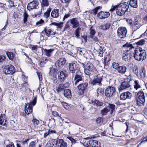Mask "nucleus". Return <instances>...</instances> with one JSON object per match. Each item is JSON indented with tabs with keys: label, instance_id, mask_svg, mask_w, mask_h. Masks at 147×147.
Instances as JSON below:
<instances>
[{
	"label": "nucleus",
	"instance_id": "obj_1",
	"mask_svg": "<svg viewBox=\"0 0 147 147\" xmlns=\"http://www.w3.org/2000/svg\"><path fill=\"white\" fill-rule=\"evenodd\" d=\"M58 73V70L53 68H50L49 74L53 76V83L55 84L59 83V81L62 82L64 81L66 78L67 77L68 73L65 70H63L61 71L58 75V79H57V74Z\"/></svg>",
	"mask_w": 147,
	"mask_h": 147
},
{
	"label": "nucleus",
	"instance_id": "obj_2",
	"mask_svg": "<svg viewBox=\"0 0 147 147\" xmlns=\"http://www.w3.org/2000/svg\"><path fill=\"white\" fill-rule=\"evenodd\" d=\"M82 64L84 69V72L86 74L89 75L94 74L95 69L92 64L89 61Z\"/></svg>",
	"mask_w": 147,
	"mask_h": 147
},
{
	"label": "nucleus",
	"instance_id": "obj_3",
	"mask_svg": "<svg viewBox=\"0 0 147 147\" xmlns=\"http://www.w3.org/2000/svg\"><path fill=\"white\" fill-rule=\"evenodd\" d=\"M145 101V96L142 91L139 92L137 95L136 104L138 105L141 106L144 105Z\"/></svg>",
	"mask_w": 147,
	"mask_h": 147
},
{
	"label": "nucleus",
	"instance_id": "obj_4",
	"mask_svg": "<svg viewBox=\"0 0 147 147\" xmlns=\"http://www.w3.org/2000/svg\"><path fill=\"white\" fill-rule=\"evenodd\" d=\"M68 68L70 73L73 74L72 77H74L75 73H76L78 69V64L76 61H74L69 63L68 64Z\"/></svg>",
	"mask_w": 147,
	"mask_h": 147
},
{
	"label": "nucleus",
	"instance_id": "obj_5",
	"mask_svg": "<svg viewBox=\"0 0 147 147\" xmlns=\"http://www.w3.org/2000/svg\"><path fill=\"white\" fill-rule=\"evenodd\" d=\"M134 56L137 60H143L146 58V54L145 52H142V51H138V50H135L134 53Z\"/></svg>",
	"mask_w": 147,
	"mask_h": 147
},
{
	"label": "nucleus",
	"instance_id": "obj_6",
	"mask_svg": "<svg viewBox=\"0 0 147 147\" xmlns=\"http://www.w3.org/2000/svg\"><path fill=\"white\" fill-rule=\"evenodd\" d=\"M117 32L118 36L120 38H122L126 37L127 30L125 27H120L118 29Z\"/></svg>",
	"mask_w": 147,
	"mask_h": 147
},
{
	"label": "nucleus",
	"instance_id": "obj_7",
	"mask_svg": "<svg viewBox=\"0 0 147 147\" xmlns=\"http://www.w3.org/2000/svg\"><path fill=\"white\" fill-rule=\"evenodd\" d=\"M3 71L6 74H12L15 72V69L13 66L10 65L4 68Z\"/></svg>",
	"mask_w": 147,
	"mask_h": 147
},
{
	"label": "nucleus",
	"instance_id": "obj_8",
	"mask_svg": "<svg viewBox=\"0 0 147 147\" xmlns=\"http://www.w3.org/2000/svg\"><path fill=\"white\" fill-rule=\"evenodd\" d=\"M88 84V83H85L80 84L78 88L80 91L79 93L80 95H83L87 88Z\"/></svg>",
	"mask_w": 147,
	"mask_h": 147
},
{
	"label": "nucleus",
	"instance_id": "obj_9",
	"mask_svg": "<svg viewBox=\"0 0 147 147\" xmlns=\"http://www.w3.org/2000/svg\"><path fill=\"white\" fill-rule=\"evenodd\" d=\"M115 90V88L109 86L105 90V95L107 97L111 96L113 95Z\"/></svg>",
	"mask_w": 147,
	"mask_h": 147
},
{
	"label": "nucleus",
	"instance_id": "obj_10",
	"mask_svg": "<svg viewBox=\"0 0 147 147\" xmlns=\"http://www.w3.org/2000/svg\"><path fill=\"white\" fill-rule=\"evenodd\" d=\"M132 96L131 94L127 91L122 93L120 96V99L121 100H125L127 99L131 98Z\"/></svg>",
	"mask_w": 147,
	"mask_h": 147
},
{
	"label": "nucleus",
	"instance_id": "obj_11",
	"mask_svg": "<svg viewBox=\"0 0 147 147\" xmlns=\"http://www.w3.org/2000/svg\"><path fill=\"white\" fill-rule=\"evenodd\" d=\"M110 15V13L108 12L101 11L98 13L97 16L98 19L102 20L108 18Z\"/></svg>",
	"mask_w": 147,
	"mask_h": 147
},
{
	"label": "nucleus",
	"instance_id": "obj_12",
	"mask_svg": "<svg viewBox=\"0 0 147 147\" xmlns=\"http://www.w3.org/2000/svg\"><path fill=\"white\" fill-rule=\"evenodd\" d=\"M102 76H97L93 80L91 84L93 85H98L100 86L101 84V82L102 80Z\"/></svg>",
	"mask_w": 147,
	"mask_h": 147
},
{
	"label": "nucleus",
	"instance_id": "obj_13",
	"mask_svg": "<svg viewBox=\"0 0 147 147\" xmlns=\"http://www.w3.org/2000/svg\"><path fill=\"white\" fill-rule=\"evenodd\" d=\"M38 5V3L36 1H33L29 3L27 5V8L29 11L35 9Z\"/></svg>",
	"mask_w": 147,
	"mask_h": 147
},
{
	"label": "nucleus",
	"instance_id": "obj_14",
	"mask_svg": "<svg viewBox=\"0 0 147 147\" xmlns=\"http://www.w3.org/2000/svg\"><path fill=\"white\" fill-rule=\"evenodd\" d=\"M56 145L59 147H67V143L62 139L57 138L55 141Z\"/></svg>",
	"mask_w": 147,
	"mask_h": 147
},
{
	"label": "nucleus",
	"instance_id": "obj_15",
	"mask_svg": "<svg viewBox=\"0 0 147 147\" xmlns=\"http://www.w3.org/2000/svg\"><path fill=\"white\" fill-rule=\"evenodd\" d=\"M66 60L64 58H61L58 60L55 63V65L57 67H63L66 62Z\"/></svg>",
	"mask_w": 147,
	"mask_h": 147
},
{
	"label": "nucleus",
	"instance_id": "obj_16",
	"mask_svg": "<svg viewBox=\"0 0 147 147\" xmlns=\"http://www.w3.org/2000/svg\"><path fill=\"white\" fill-rule=\"evenodd\" d=\"M52 29L49 28L48 29H46V28H45L44 30L43 31L42 33H41V35L42 36V37H43V35L44 33V32H45L46 35L48 36L49 37L50 35L51 34L52 35H54L55 34V32H52Z\"/></svg>",
	"mask_w": 147,
	"mask_h": 147
},
{
	"label": "nucleus",
	"instance_id": "obj_17",
	"mask_svg": "<svg viewBox=\"0 0 147 147\" xmlns=\"http://www.w3.org/2000/svg\"><path fill=\"white\" fill-rule=\"evenodd\" d=\"M68 22H70L71 24L72 25V27L74 28H76L79 26V22L77 18H72L69 20Z\"/></svg>",
	"mask_w": 147,
	"mask_h": 147
},
{
	"label": "nucleus",
	"instance_id": "obj_18",
	"mask_svg": "<svg viewBox=\"0 0 147 147\" xmlns=\"http://www.w3.org/2000/svg\"><path fill=\"white\" fill-rule=\"evenodd\" d=\"M25 111L27 115H29L32 113V108L31 107L30 103H27L25 107Z\"/></svg>",
	"mask_w": 147,
	"mask_h": 147
},
{
	"label": "nucleus",
	"instance_id": "obj_19",
	"mask_svg": "<svg viewBox=\"0 0 147 147\" xmlns=\"http://www.w3.org/2000/svg\"><path fill=\"white\" fill-rule=\"evenodd\" d=\"M117 5L121 8L125 12L127 11L129 7L128 3L126 2L121 3L120 4Z\"/></svg>",
	"mask_w": 147,
	"mask_h": 147
},
{
	"label": "nucleus",
	"instance_id": "obj_20",
	"mask_svg": "<svg viewBox=\"0 0 147 147\" xmlns=\"http://www.w3.org/2000/svg\"><path fill=\"white\" fill-rule=\"evenodd\" d=\"M130 87L129 83L127 82H122L119 88V90H121L126 89Z\"/></svg>",
	"mask_w": 147,
	"mask_h": 147
},
{
	"label": "nucleus",
	"instance_id": "obj_21",
	"mask_svg": "<svg viewBox=\"0 0 147 147\" xmlns=\"http://www.w3.org/2000/svg\"><path fill=\"white\" fill-rule=\"evenodd\" d=\"M131 57L130 54L128 53L127 52H125L122 53V58L123 60L126 61H129Z\"/></svg>",
	"mask_w": 147,
	"mask_h": 147
},
{
	"label": "nucleus",
	"instance_id": "obj_22",
	"mask_svg": "<svg viewBox=\"0 0 147 147\" xmlns=\"http://www.w3.org/2000/svg\"><path fill=\"white\" fill-rule=\"evenodd\" d=\"M43 50L45 55L48 57H50L52 55L54 49H44Z\"/></svg>",
	"mask_w": 147,
	"mask_h": 147
},
{
	"label": "nucleus",
	"instance_id": "obj_23",
	"mask_svg": "<svg viewBox=\"0 0 147 147\" xmlns=\"http://www.w3.org/2000/svg\"><path fill=\"white\" fill-rule=\"evenodd\" d=\"M127 70V67L125 65L119 66L117 70L118 72L121 74H124L125 73Z\"/></svg>",
	"mask_w": 147,
	"mask_h": 147
},
{
	"label": "nucleus",
	"instance_id": "obj_24",
	"mask_svg": "<svg viewBox=\"0 0 147 147\" xmlns=\"http://www.w3.org/2000/svg\"><path fill=\"white\" fill-rule=\"evenodd\" d=\"M82 76L78 74H76L75 75L74 78V80L75 81L74 84L76 86L77 84L80 81H82Z\"/></svg>",
	"mask_w": 147,
	"mask_h": 147
},
{
	"label": "nucleus",
	"instance_id": "obj_25",
	"mask_svg": "<svg viewBox=\"0 0 147 147\" xmlns=\"http://www.w3.org/2000/svg\"><path fill=\"white\" fill-rule=\"evenodd\" d=\"M59 10L57 9H55L52 11L51 13V16L55 18H57L59 16Z\"/></svg>",
	"mask_w": 147,
	"mask_h": 147
},
{
	"label": "nucleus",
	"instance_id": "obj_26",
	"mask_svg": "<svg viewBox=\"0 0 147 147\" xmlns=\"http://www.w3.org/2000/svg\"><path fill=\"white\" fill-rule=\"evenodd\" d=\"M125 12L121 8L117 5L116 10V13L117 15L119 16L123 15Z\"/></svg>",
	"mask_w": 147,
	"mask_h": 147
},
{
	"label": "nucleus",
	"instance_id": "obj_27",
	"mask_svg": "<svg viewBox=\"0 0 147 147\" xmlns=\"http://www.w3.org/2000/svg\"><path fill=\"white\" fill-rule=\"evenodd\" d=\"M6 123V117L5 115L1 114L0 116V124L5 125Z\"/></svg>",
	"mask_w": 147,
	"mask_h": 147
},
{
	"label": "nucleus",
	"instance_id": "obj_28",
	"mask_svg": "<svg viewBox=\"0 0 147 147\" xmlns=\"http://www.w3.org/2000/svg\"><path fill=\"white\" fill-rule=\"evenodd\" d=\"M64 94L65 96L67 98H69L71 96V90L69 89H67L64 90Z\"/></svg>",
	"mask_w": 147,
	"mask_h": 147
},
{
	"label": "nucleus",
	"instance_id": "obj_29",
	"mask_svg": "<svg viewBox=\"0 0 147 147\" xmlns=\"http://www.w3.org/2000/svg\"><path fill=\"white\" fill-rule=\"evenodd\" d=\"M129 5L133 7L137 8L138 7L137 0H130Z\"/></svg>",
	"mask_w": 147,
	"mask_h": 147
},
{
	"label": "nucleus",
	"instance_id": "obj_30",
	"mask_svg": "<svg viewBox=\"0 0 147 147\" xmlns=\"http://www.w3.org/2000/svg\"><path fill=\"white\" fill-rule=\"evenodd\" d=\"M109 111H110L111 114H112L114 111L115 108V106L113 104H109L108 106L107 107Z\"/></svg>",
	"mask_w": 147,
	"mask_h": 147
},
{
	"label": "nucleus",
	"instance_id": "obj_31",
	"mask_svg": "<svg viewBox=\"0 0 147 147\" xmlns=\"http://www.w3.org/2000/svg\"><path fill=\"white\" fill-rule=\"evenodd\" d=\"M92 102L93 105L98 107L102 106L103 105V103L99 101L96 100H92Z\"/></svg>",
	"mask_w": 147,
	"mask_h": 147
},
{
	"label": "nucleus",
	"instance_id": "obj_32",
	"mask_svg": "<svg viewBox=\"0 0 147 147\" xmlns=\"http://www.w3.org/2000/svg\"><path fill=\"white\" fill-rule=\"evenodd\" d=\"M93 142L92 140H90L86 142H85L84 144V145L85 147H94L92 145Z\"/></svg>",
	"mask_w": 147,
	"mask_h": 147
},
{
	"label": "nucleus",
	"instance_id": "obj_33",
	"mask_svg": "<svg viewBox=\"0 0 147 147\" xmlns=\"http://www.w3.org/2000/svg\"><path fill=\"white\" fill-rule=\"evenodd\" d=\"M111 25L109 23L106 24L105 25H101L100 26V28L104 30H106L108 29L110 27Z\"/></svg>",
	"mask_w": 147,
	"mask_h": 147
},
{
	"label": "nucleus",
	"instance_id": "obj_34",
	"mask_svg": "<svg viewBox=\"0 0 147 147\" xmlns=\"http://www.w3.org/2000/svg\"><path fill=\"white\" fill-rule=\"evenodd\" d=\"M134 88L136 90L141 88V87L138 81L136 80L134 81Z\"/></svg>",
	"mask_w": 147,
	"mask_h": 147
},
{
	"label": "nucleus",
	"instance_id": "obj_35",
	"mask_svg": "<svg viewBox=\"0 0 147 147\" xmlns=\"http://www.w3.org/2000/svg\"><path fill=\"white\" fill-rule=\"evenodd\" d=\"M6 54L10 59L12 60L13 59L14 56L13 53L10 52H7L6 53Z\"/></svg>",
	"mask_w": 147,
	"mask_h": 147
},
{
	"label": "nucleus",
	"instance_id": "obj_36",
	"mask_svg": "<svg viewBox=\"0 0 147 147\" xmlns=\"http://www.w3.org/2000/svg\"><path fill=\"white\" fill-rule=\"evenodd\" d=\"M53 25L56 26L57 28H61L63 26V22H60L59 23L54 22L52 24Z\"/></svg>",
	"mask_w": 147,
	"mask_h": 147
},
{
	"label": "nucleus",
	"instance_id": "obj_37",
	"mask_svg": "<svg viewBox=\"0 0 147 147\" xmlns=\"http://www.w3.org/2000/svg\"><path fill=\"white\" fill-rule=\"evenodd\" d=\"M42 7L48 6L49 5V2L48 0H42L41 2Z\"/></svg>",
	"mask_w": 147,
	"mask_h": 147
},
{
	"label": "nucleus",
	"instance_id": "obj_38",
	"mask_svg": "<svg viewBox=\"0 0 147 147\" xmlns=\"http://www.w3.org/2000/svg\"><path fill=\"white\" fill-rule=\"evenodd\" d=\"M109 111L108 109L106 107L101 110L100 114L103 116L105 115Z\"/></svg>",
	"mask_w": 147,
	"mask_h": 147
},
{
	"label": "nucleus",
	"instance_id": "obj_39",
	"mask_svg": "<svg viewBox=\"0 0 147 147\" xmlns=\"http://www.w3.org/2000/svg\"><path fill=\"white\" fill-rule=\"evenodd\" d=\"M64 88L63 87V84H61L59 85L56 87V90L58 92L63 90Z\"/></svg>",
	"mask_w": 147,
	"mask_h": 147
},
{
	"label": "nucleus",
	"instance_id": "obj_40",
	"mask_svg": "<svg viewBox=\"0 0 147 147\" xmlns=\"http://www.w3.org/2000/svg\"><path fill=\"white\" fill-rule=\"evenodd\" d=\"M92 145L94 147H100V143H98L97 141L92 140Z\"/></svg>",
	"mask_w": 147,
	"mask_h": 147
},
{
	"label": "nucleus",
	"instance_id": "obj_41",
	"mask_svg": "<svg viewBox=\"0 0 147 147\" xmlns=\"http://www.w3.org/2000/svg\"><path fill=\"white\" fill-rule=\"evenodd\" d=\"M28 87V83L27 82H25L22 84L20 86V89L22 90H24L27 89Z\"/></svg>",
	"mask_w": 147,
	"mask_h": 147
},
{
	"label": "nucleus",
	"instance_id": "obj_42",
	"mask_svg": "<svg viewBox=\"0 0 147 147\" xmlns=\"http://www.w3.org/2000/svg\"><path fill=\"white\" fill-rule=\"evenodd\" d=\"M23 22L24 23H25L27 21V18L28 17L27 13L26 11H25L24 14H23Z\"/></svg>",
	"mask_w": 147,
	"mask_h": 147
},
{
	"label": "nucleus",
	"instance_id": "obj_43",
	"mask_svg": "<svg viewBox=\"0 0 147 147\" xmlns=\"http://www.w3.org/2000/svg\"><path fill=\"white\" fill-rule=\"evenodd\" d=\"M145 41L144 39H141L136 42V44L138 45H143L145 44Z\"/></svg>",
	"mask_w": 147,
	"mask_h": 147
},
{
	"label": "nucleus",
	"instance_id": "obj_44",
	"mask_svg": "<svg viewBox=\"0 0 147 147\" xmlns=\"http://www.w3.org/2000/svg\"><path fill=\"white\" fill-rule=\"evenodd\" d=\"M123 47H126L128 48L129 49L127 50V51H128V50H130L134 48L132 44H130L129 43H126L125 45H123Z\"/></svg>",
	"mask_w": 147,
	"mask_h": 147
},
{
	"label": "nucleus",
	"instance_id": "obj_45",
	"mask_svg": "<svg viewBox=\"0 0 147 147\" xmlns=\"http://www.w3.org/2000/svg\"><path fill=\"white\" fill-rule=\"evenodd\" d=\"M101 8V7L100 6H98L96 7L95 8L92 10V13L94 15H95L97 13L98 10Z\"/></svg>",
	"mask_w": 147,
	"mask_h": 147
},
{
	"label": "nucleus",
	"instance_id": "obj_46",
	"mask_svg": "<svg viewBox=\"0 0 147 147\" xmlns=\"http://www.w3.org/2000/svg\"><path fill=\"white\" fill-rule=\"evenodd\" d=\"M146 71L143 69H142V71L140 72V75L142 78H144L146 76Z\"/></svg>",
	"mask_w": 147,
	"mask_h": 147
},
{
	"label": "nucleus",
	"instance_id": "obj_47",
	"mask_svg": "<svg viewBox=\"0 0 147 147\" xmlns=\"http://www.w3.org/2000/svg\"><path fill=\"white\" fill-rule=\"evenodd\" d=\"M126 20L127 23L131 27H133L134 26V24L133 22V21L131 19H125Z\"/></svg>",
	"mask_w": 147,
	"mask_h": 147
},
{
	"label": "nucleus",
	"instance_id": "obj_48",
	"mask_svg": "<svg viewBox=\"0 0 147 147\" xmlns=\"http://www.w3.org/2000/svg\"><path fill=\"white\" fill-rule=\"evenodd\" d=\"M98 52L99 54V56L100 57H102V54L103 53L104 51L102 48L101 47H99Z\"/></svg>",
	"mask_w": 147,
	"mask_h": 147
},
{
	"label": "nucleus",
	"instance_id": "obj_49",
	"mask_svg": "<svg viewBox=\"0 0 147 147\" xmlns=\"http://www.w3.org/2000/svg\"><path fill=\"white\" fill-rule=\"evenodd\" d=\"M133 72L137 76L138 75L139 72L138 68L137 67H135L133 69Z\"/></svg>",
	"mask_w": 147,
	"mask_h": 147
},
{
	"label": "nucleus",
	"instance_id": "obj_50",
	"mask_svg": "<svg viewBox=\"0 0 147 147\" xmlns=\"http://www.w3.org/2000/svg\"><path fill=\"white\" fill-rule=\"evenodd\" d=\"M81 30V28H78L76 29V30L75 31V33L76 34V37L77 38H78L80 36L79 34V31Z\"/></svg>",
	"mask_w": 147,
	"mask_h": 147
},
{
	"label": "nucleus",
	"instance_id": "obj_51",
	"mask_svg": "<svg viewBox=\"0 0 147 147\" xmlns=\"http://www.w3.org/2000/svg\"><path fill=\"white\" fill-rule=\"evenodd\" d=\"M119 66V65L117 63L114 62L112 64L113 67L117 70Z\"/></svg>",
	"mask_w": 147,
	"mask_h": 147
},
{
	"label": "nucleus",
	"instance_id": "obj_52",
	"mask_svg": "<svg viewBox=\"0 0 147 147\" xmlns=\"http://www.w3.org/2000/svg\"><path fill=\"white\" fill-rule=\"evenodd\" d=\"M97 96L101 95L102 92H103V89L100 88H98L97 90Z\"/></svg>",
	"mask_w": 147,
	"mask_h": 147
},
{
	"label": "nucleus",
	"instance_id": "obj_53",
	"mask_svg": "<svg viewBox=\"0 0 147 147\" xmlns=\"http://www.w3.org/2000/svg\"><path fill=\"white\" fill-rule=\"evenodd\" d=\"M36 100L37 97H34L32 101L30 102V104L32 105L33 106L35 105L36 102Z\"/></svg>",
	"mask_w": 147,
	"mask_h": 147
},
{
	"label": "nucleus",
	"instance_id": "obj_54",
	"mask_svg": "<svg viewBox=\"0 0 147 147\" xmlns=\"http://www.w3.org/2000/svg\"><path fill=\"white\" fill-rule=\"evenodd\" d=\"M8 5L9 8H10L12 7H15L14 5L13 2L9 0L8 1Z\"/></svg>",
	"mask_w": 147,
	"mask_h": 147
},
{
	"label": "nucleus",
	"instance_id": "obj_55",
	"mask_svg": "<svg viewBox=\"0 0 147 147\" xmlns=\"http://www.w3.org/2000/svg\"><path fill=\"white\" fill-rule=\"evenodd\" d=\"M90 37L92 38L93 37V36L95 33V31L94 30L90 29Z\"/></svg>",
	"mask_w": 147,
	"mask_h": 147
},
{
	"label": "nucleus",
	"instance_id": "obj_56",
	"mask_svg": "<svg viewBox=\"0 0 147 147\" xmlns=\"http://www.w3.org/2000/svg\"><path fill=\"white\" fill-rule=\"evenodd\" d=\"M54 144L52 142H48L46 144V147H54Z\"/></svg>",
	"mask_w": 147,
	"mask_h": 147
},
{
	"label": "nucleus",
	"instance_id": "obj_57",
	"mask_svg": "<svg viewBox=\"0 0 147 147\" xmlns=\"http://www.w3.org/2000/svg\"><path fill=\"white\" fill-rule=\"evenodd\" d=\"M102 120V118L100 117H99L96 119V122L97 123L99 124L101 123Z\"/></svg>",
	"mask_w": 147,
	"mask_h": 147
},
{
	"label": "nucleus",
	"instance_id": "obj_58",
	"mask_svg": "<svg viewBox=\"0 0 147 147\" xmlns=\"http://www.w3.org/2000/svg\"><path fill=\"white\" fill-rule=\"evenodd\" d=\"M32 121L33 122L35 125H38L39 123V121L36 119H33L32 120Z\"/></svg>",
	"mask_w": 147,
	"mask_h": 147
},
{
	"label": "nucleus",
	"instance_id": "obj_59",
	"mask_svg": "<svg viewBox=\"0 0 147 147\" xmlns=\"http://www.w3.org/2000/svg\"><path fill=\"white\" fill-rule=\"evenodd\" d=\"M36 73L38 76L39 79L40 81H42V76L41 74V73L40 72L38 71H37Z\"/></svg>",
	"mask_w": 147,
	"mask_h": 147
},
{
	"label": "nucleus",
	"instance_id": "obj_60",
	"mask_svg": "<svg viewBox=\"0 0 147 147\" xmlns=\"http://www.w3.org/2000/svg\"><path fill=\"white\" fill-rule=\"evenodd\" d=\"M61 104L62 105L63 107L66 109H68V105L67 103L65 102H62L61 103Z\"/></svg>",
	"mask_w": 147,
	"mask_h": 147
},
{
	"label": "nucleus",
	"instance_id": "obj_61",
	"mask_svg": "<svg viewBox=\"0 0 147 147\" xmlns=\"http://www.w3.org/2000/svg\"><path fill=\"white\" fill-rule=\"evenodd\" d=\"M36 144L35 141H32L29 144L28 147H34Z\"/></svg>",
	"mask_w": 147,
	"mask_h": 147
},
{
	"label": "nucleus",
	"instance_id": "obj_62",
	"mask_svg": "<svg viewBox=\"0 0 147 147\" xmlns=\"http://www.w3.org/2000/svg\"><path fill=\"white\" fill-rule=\"evenodd\" d=\"M127 78L128 80V82H130L131 81L133 80V77L130 74L127 76Z\"/></svg>",
	"mask_w": 147,
	"mask_h": 147
},
{
	"label": "nucleus",
	"instance_id": "obj_63",
	"mask_svg": "<svg viewBox=\"0 0 147 147\" xmlns=\"http://www.w3.org/2000/svg\"><path fill=\"white\" fill-rule=\"evenodd\" d=\"M5 59V57L4 56L1 55L0 56V63L3 62Z\"/></svg>",
	"mask_w": 147,
	"mask_h": 147
},
{
	"label": "nucleus",
	"instance_id": "obj_64",
	"mask_svg": "<svg viewBox=\"0 0 147 147\" xmlns=\"http://www.w3.org/2000/svg\"><path fill=\"white\" fill-rule=\"evenodd\" d=\"M70 16V14H69L67 13L65 14L63 18V21L65 19L69 18Z\"/></svg>",
	"mask_w": 147,
	"mask_h": 147
}]
</instances>
